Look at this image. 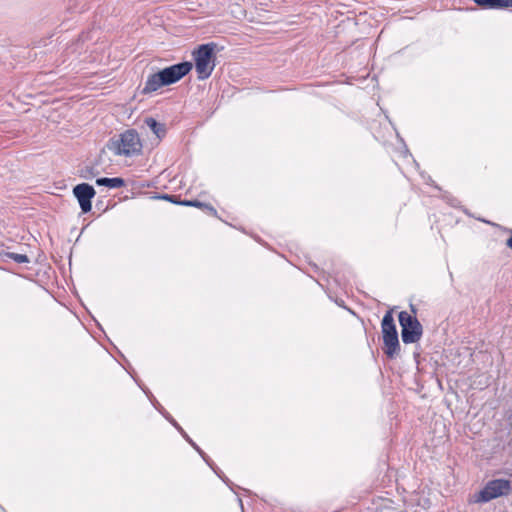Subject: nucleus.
I'll return each instance as SVG.
<instances>
[{
	"instance_id": "nucleus-5",
	"label": "nucleus",
	"mask_w": 512,
	"mask_h": 512,
	"mask_svg": "<svg viewBox=\"0 0 512 512\" xmlns=\"http://www.w3.org/2000/svg\"><path fill=\"white\" fill-rule=\"evenodd\" d=\"M402 341L406 344L417 342L422 336V325L415 316L406 311L399 313Z\"/></svg>"
},
{
	"instance_id": "nucleus-1",
	"label": "nucleus",
	"mask_w": 512,
	"mask_h": 512,
	"mask_svg": "<svg viewBox=\"0 0 512 512\" xmlns=\"http://www.w3.org/2000/svg\"><path fill=\"white\" fill-rule=\"evenodd\" d=\"M192 69L191 62H182L170 67L164 68L161 71L151 74L145 83L143 93H151L157 91L162 86H167L179 81L182 77L187 75Z\"/></svg>"
},
{
	"instance_id": "nucleus-2",
	"label": "nucleus",
	"mask_w": 512,
	"mask_h": 512,
	"mask_svg": "<svg viewBox=\"0 0 512 512\" xmlns=\"http://www.w3.org/2000/svg\"><path fill=\"white\" fill-rule=\"evenodd\" d=\"M106 148L115 155L131 157L141 153L142 143L137 131L129 129L118 137L112 138L107 143Z\"/></svg>"
},
{
	"instance_id": "nucleus-9",
	"label": "nucleus",
	"mask_w": 512,
	"mask_h": 512,
	"mask_svg": "<svg viewBox=\"0 0 512 512\" xmlns=\"http://www.w3.org/2000/svg\"><path fill=\"white\" fill-rule=\"evenodd\" d=\"M144 123L151 131L156 135L158 140H161L166 134L165 125L157 122L154 118L148 117L144 120Z\"/></svg>"
},
{
	"instance_id": "nucleus-10",
	"label": "nucleus",
	"mask_w": 512,
	"mask_h": 512,
	"mask_svg": "<svg viewBox=\"0 0 512 512\" xmlns=\"http://www.w3.org/2000/svg\"><path fill=\"white\" fill-rule=\"evenodd\" d=\"M96 184L99 186H106L109 188H120L124 186L125 182L122 178H98Z\"/></svg>"
},
{
	"instance_id": "nucleus-8",
	"label": "nucleus",
	"mask_w": 512,
	"mask_h": 512,
	"mask_svg": "<svg viewBox=\"0 0 512 512\" xmlns=\"http://www.w3.org/2000/svg\"><path fill=\"white\" fill-rule=\"evenodd\" d=\"M474 2L484 9H508L512 8V0H474Z\"/></svg>"
},
{
	"instance_id": "nucleus-7",
	"label": "nucleus",
	"mask_w": 512,
	"mask_h": 512,
	"mask_svg": "<svg viewBox=\"0 0 512 512\" xmlns=\"http://www.w3.org/2000/svg\"><path fill=\"white\" fill-rule=\"evenodd\" d=\"M73 193L80 204L82 212H89L92 207L91 199L95 196L94 188L87 183H82L74 187Z\"/></svg>"
},
{
	"instance_id": "nucleus-4",
	"label": "nucleus",
	"mask_w": 512,
	"mask_h": 512,
	"mask_svg": "<svg viewBox=\"0 0 512 512\" xmlns=\"http://www.w3.org/2000/svg\"><path fill=\"white\" fill-rule=\"evenodd\" d=\"M381 326L385 353L388 357L393 358L399 351V340L391 311L384 315Z\"/></svg>"
},
{
	"instance_id": "nucleus-3",
	"label": "nucleus",
	"mask_w": 512,
	"mask_h": 512,
	"mask_svg": "<svg viewBox=\"0 0 512 512\" xmlns=\"http://www.w3.org/2000/svg\"><path fill=\"white\" fill-rule=\"evenodd\" d=\"M215 44H203L193 52L195 68L200 80L208 78L215 67Z\"/></svg>"
},
{
	"instance_id": "nucleus-12",
	"label": "nucleus",
	"mask_w": 512,
	"mask_h": 512,
	"mask_svg": "<svg viewBox=\"0 0 512 512\" xmlns=\"http://www.w3.org/2000/svg\"><path fill=\"white\" fill-rule=\"evenodd\" d=\"M181 204L186 205V206L200 207V208L205 207V208L209 209L210 211L215 212V210H214V208L212 206L207 205V204H203V203H201V202H199L197 200H195V201H184Z\"/></svg>"
},
{
	"instance_id": "nucleus-11",
	"label": "nucleus",
	"mask_w": 512,
	"mask_h": 512,
	"mask_svg": "<svg viewBox=\"0 0 512 512\" xmlns=\"http://www.w3.org/2000/svg\"><path fill=\"white\" fill-rule=\"evenodd\" d=\"M7 256L10 259H13L17 263H28L29 262V258L25 254H18V253L11 252V253H7Z\"/></svg>"
},
{
	"instance_id": "nucleus-6",
	"label": "nucleus",
	"mask_w": 512,
	"mask_h": 512,
	"mask_svg": "<svg viewBox=\"0 0 512 512\" xmlns=\"http://www.w3.org/2000/svg\"><path fill=\"white\" fill-rule=\"evenodd\" d=\"M511 484L506 479H495L489 481L486 486L477 494L476 502H488L492 499L509 495Z\"/></svg>"
},
{
	"instance_id": "nucleus-13",
	"label": "nucleus",
	"mask_w": 512,
	"mask_h": 512,
	"mask_svg": "<svg viewBox=\"0 0 512 512\" xmlns=\"http://www.w3.org/2000/svg\"><path fill=\"white\" fill-rule=\"evenodd\" d=\"M507 246L512 249V236L507 240Z\"/></svg>"
}]
</instances>
